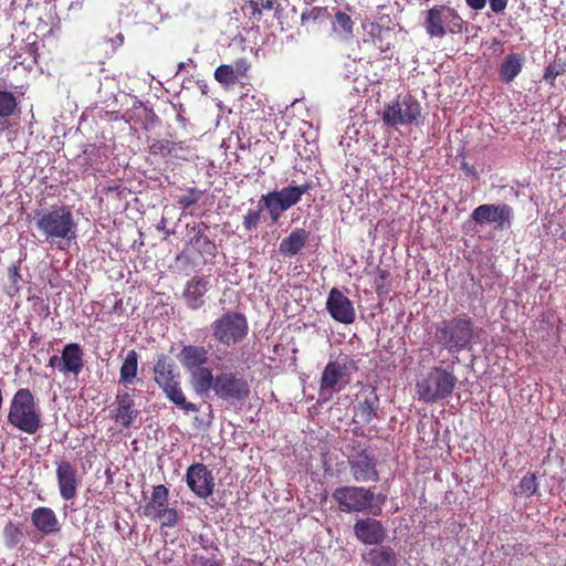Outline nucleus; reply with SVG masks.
Here are the masks:
<instances>
[{
  "label": "nucleus",
  "mask_w": 566,
  "mask_h": 566,
  "mask_svg": "<svg viewBox=\"0 0 566 566\" xmlns=\"http://www.w3.org/2000/svg\"><path fill=\"white\" fill-rule=\"evenodd\" d=\"M326 310L333 319L345 325L354 323L356 317L352 301L336 287L329 291Z\"/></svg>",
  "instance_id": "f3484780"
},
{
  "label": "nucleus",
  "mask_w": 566,
  "mask_h": 566,
  "mask_svg": "<svg viewBox=\"0 0 566 566\" xmlns=\"http://www.w3.org/2000/svg\"><path fill=\"white\" fill-rule=\"evenodd\" d=\"M357 539L366 545H378L386 538V530L378 520L366 517L357 520L354 525Z\"/></svg>",
  "instance_id": "a211bd4d"
},
{
  "label": "nucleus",
  "mask_w": 566,
  "mask_h": 566,
  "mask_svg": "<svg viewBox=\"0 0 566 566\" xmlns=\"http://www.w3.org/2000/svg\"><path fill=\"white\" fill-rule=\"evenodd\" d=\"M347 363V356H338L328 360L319 381L318 395L321 398L329 399L334 392H339L350 382Z\"/></svg>",
  "instance_id": "1a4fd4ad"
},
{
  "label": "nucleus",
  "mask_w": 566,
  "mask_h": 566,
  "mask_svg": "<svg viewBox=\"0 0 566 566\" xmlns=\"http://www.w3.org/2000/svg\"><path fill=\"white\" fill-rule=\"evenodd\" d=\"M390 271L382 268H377L374 279V289L378 295L387 294L391 290Z\"/></svg>",
  "instance_id": "e433bc0d"
},
{
  "label": "nucleus",
  "mask_w": 566,
  "mask_h": 566,
  "mask_svg": "<svg viewBox=\"0 0 566 566\" xmlns=\"http://www.w3.org/2000/svg\"><path fill=\"white\" fill-rule=\"evenodd\" d=\"M513 216V208L507 203H484L472 211L471 219L479 224L494 223L496 229L503 230L511 228Z\"/></svg>",
  "instance_id": "4468645a"
},
{
  "label": "nucleus",
  "mask_w": 566,
  "mask_h": 566,
  "mask_svg": "<svg viewBox=\"0 0 566 566\" xmlns=\"http://www.w3.org/2000/svg\"><path fill=\"white\" fill-rule=\"evenodd\" d=\"M354 21L349 14L336 10L331 21V38L339 43H348L354 38Z\"/></svg>",
  "instance_id": "5701e85b"
},
{
  "label": "nucleus",
  "mask_w": 566,
  "mask_h": 566,
  "mask_svg": "<svg viewBox=\"0 0 566 566\" xmlns=\"http://www.w3.org/2000/svg\"><path fill=\"white\" fill-rule=\"evenodd\" d=\"M423 27L430 38L442 39L463 33L467 22L454 8L436 4L424 12Z\"/></svg>",
  "instance_id": "423d86ee"
},
{
  "label": "nucleus",
  "mask_w": 566,
  "mask_h": 566,
  "mask_svg": "<svg viewBox=\"0 0 566 566\" xmlns=\"http://www.w3.org/2000/svg\"><path fill=\"white\" fill-rule=\"evenodd\" d=\"M138 416V410L135 408L133 397L128 392L116 395V409L114 410L113 418L116 423L123 428L128 429L133 426Z\"/></svg>",
  "instance_id": "4be33fe9"
},
{
  "label": "nucleus",
  "mask_w": 566,
  "mask_h": 566,
  "mask_svg": "<svg viewBox=\"0 0 566 566\" xmlns=\"http://www.w3.org/2000/svg\"><path fill=\"white\" fill-rule=\"evenodd\" d=\"M379 407V398L375 390H370L366 394L364 399L358 402L356 417L361 423H369L377 416Z\"/></svg>",
  "instance_id": "c85d7f7f"
},
{
  "label": "nucleus",
  "mask_w": 566,
  "mask_h": 566,
  "mask_svg": "<svg viewBox=\"0 0 566 566\" xmlns=\"http://www.w3.org/2000/svg\"><path fill=\"white\" fill-rule=\"evenodd\" d=\"M170 140L168 139H154L149 144V153L153 155H159L167 157L169 155Z\"/></svg>",
  "instance_id": "a18cd8bd"
},
{
  "label": "nucleus",
  "mask_w": 566,
  "mask_h": 566,
  "mask_svg": "<svg viewBox=\"0 0 566 566\" xmlns=\"http://www.w3.org/2000/svg\"><path fill=\"white\" fill-rule=\"evenodd\" d=\"M31 523L42 535H52L61 531L59 518L51 507L34 509L31 512Z\"/></svg>",
  "instance_id": "412c9836"
},
{
  "label": "nucleus",
  "mask_w": 566,
  "mask_h": 566,
  "mask_svg": "<svg viewBox=\"0 0 566 566\" xmlns=\"http://www.w3.org/2000/svg\"><path fill=\"white\" fill-rule=\"evenodd\" d=\"M161 390L165 392L166 397L172 403H175L178 408L184 410L186 413L197 412L199 410L197 405L187 401L179 380L177 382H172V384L161 388Z\"/></svg>",
  "instance_id": "7c9ffc66"
},
{
  "label": "nucleus",
  "mask_w": 566,
  "mask_h": 566,
  "mask_svg": "<svg viewBox=\"0 0 566 566\" xmlns=\"http://www.w3.org/2000/svg\"><path fill=\"white\" fill-rule=\"evenodd\" d=\"M213 392L226 401H243L250 395V385L239 373H220L216 376Z\"/></svg>",
  "instance_id": "f8f14e48"
},
{
  "label": "nucleus",
  "mask_w": 566,
  "mask_h": 566,
  "mask_svg": "<svg viewBox=\"0 0 566 566\" xmlns=\"http://www.w3.org/2000/svg\"><path fill=\"white\" fill-rule=\"evenodd\" d=\"M275 4L280 6L276 0H250L245 8L250 10L252 19L260 21L263 10L270 11Z\"/></svg>",
  "instance_id": "4c0bfd02"
},
{
  "label": "nucleus",
  "mask_w": 566,
  "mask_h": 566,
  "mask_svg": "<svg viewBox=\"0 0 566 566\" xmlns=\"http://www.w3.org/2000/svg\"><path fill=\"white\" fill-rule=\"evenodd\" d=\"M333 499L345 513H371L378 515L380 507L375 505V493L363 486H340L333 492Z\"/></svg>",
  "instance_id": "6e6552de"
},
{
  "label": "nucleus",
  "mask_w": 566,
  "mask_h": 566,
  "mask_svg": "<svg viewBox=\"0 0 566 566\" xmlns=\"http://www.w3.org/2000/svg\"><path fill=\"white\" fill-rule=\"evenodd\" d=\"M61 361H62V356L59 357L57 355H53L50 359H49V364L48 366L49 367H56L60 371H61Z\"/></svg>",
  "instance_id": "603ef678"
},
{
  "label": "nucleus",
  "mask_w": 566,
  "mask_h": 566,
  "mask_svg": "<svg viewBox=\"0 0 566 566\" xmlns=\"http://www.w3.org/2000/svg\"><path fill=\"white\" fill-rule=\"evenodd\" d=\"M169 490L164 484L153 488L150 500L144 506V515L154 516L161 527H175L179 520L177 509L169 507Z\"/></svg>",
  "instance_id": "9b49d317"
},
{
  "label": "nucleus",
  "mask_w": 566,
  "mask_h": 566,
  "mask_svg": "<svg viewBox=\"0 0 566 566\" xmlns=\"http://www.w3.org/2000/svg\"><path fill=\"white\" fill-rule=\"evenodd\" d=\"M371 39L374 45L381 52L385 53V56H388V53L391 49L392 44V33L390 29H384L380 25H376L371 28L370 31Z\"/></svg>",
  "instance_id": "f704fd0d"
},
{
  "label": "nucleus",
  "mask_w": 566,
  "mask_h": 566,
  "mask_svg": "<svg viewBox=\"0 0 566 566\" xmlns=\"http://www.w3.org/2000/svg\"><path fill=\"white\" fill-rule=\"evenodd\" d=\"M20 114L19 99L10 91L0 90V132L9 130Z\"/></svg>",
  "instance_id": "b1692460"
},
{
  "label": "nucleus",
  "mask_w": 566,
  "mask_h": 566,
  "mask_svg": "<svg viewBox=\"0 0 566 566\" xmlns=\"http://www.w3.org/2000/svg\"><path fill=\"white\" fill-rule=\"evenodd\" d=\"M115 43L117 45H122L124 43V35L122 33H118L115 39H114Z\"/></svg>",
  "instance_id": "5fc2aeb1"
},
{
  "label": "nucleus",
  "mask_w": 566,
  "mask_h": 566,
  "mask_svg": "<svg viewBox=\"0 0 566 566\" xmlns=\"http://www.w3.org/2000/svg\"><path fill=\"white\" fill-rule=\"evenodd\" d=\"M308 238V231L297 228L280 242L279 251L284 256H294L305 247Z\"/></svg>",
  "instance_id": "bb28decb"
},
{
  "label": "nucleus",
  "mask_w": 566,
  "mask_h": 566,
  "mask_svg": "<svg viewBox=\"0 0 566 566\" xmlns=\"http://www.w3.org/2000/svg\"><path fill=\"white\" fill-rule=\"evenodd\" d=\"M311 189L310 184L300 186H287L281 190H273L260 198V207L256 209H249L242 218V226L245 231L252 232L258 229L263 209H266L270 219L273 223L277 222L282 213L298 203L302 196Z\"/></svg>",
  "instance_id": "f257e3e1"
},
{
  "label": "nucleus",
  "mask_w": 566,
  "mask_h": 566,
  "mask_svg": "<svg viewBox=\"0 0 566 566\" xmlns=\"http://www.w3.org/2000/svg\"><path fill=\"white\" fill-rule=\"evenodd\" d=\"M474 324L471 317L454 316L436 324L434 339L451 354L467 349L473 339Z\"/></svg>",
  "instance_id": "39448f33"
},
{
  "label": "nucleus",
  "mask_w": 566,
  "mask_h": 566,
  "mask_svg": "<svg viewBox=\"0 0 566 566\" xmlns=\"http://www.w3.org/2000/svg\"><path fill=\"white\" fill-rule=\"evenodd\" d=\"M367 562L371 566H396L397 556L392 548L381 546L369 551Z\"/></svg>",
  "instance_id": "72a5a7b5"
},
{
  "label": "nucleus",
  "mask_w": 566,
  "mask_h": 566,
  "mask_svg": "<svg viewBox=\"0 0 566 566\" xmlns=\"http://www.w3.org/2000/svg\"><path fill=\"white\" fill-rule=\"evenodd\" d=\"M203 196V191L191 187L188 188L187 193L184 196L178 197L177 203L182 209H188L196 205Z\"/></svg>",
  "instance_id": "79ce46f5"
},
{
  "label": "nucleus",
  "mask_w": 566,
  "mask_h": 566,
  "mask_svg": "<svg viewBox=\"0 0 566 566\" xmlns=\"http://www.w3.org/2000/svg\"><path fill=\"white\" fill-rule=\"evenodd\" d=\"M24 534L20 523L9 521L3 528V543L9 549L15 548L22 541Z\"/></svg>",
  "instance_id": "c9c22d12"
},
{
  "label": "nucleus",
  "mask_w": 566,
  "mask_h": 566,
  "mask_svg": "<svg viewBox=\"0 0 566 566\" xmlns=\"http://www.w3.org/2000/svg\"><path fill=\"white\" fill-rule=\"evenodd\" d=\"M328 18L327 7H313L301 14V24L307 33H315L326 24Z\"/></svg>",
  "instance_id": "cd10ccee"
},
{
  "label": "nucleus",
  "mask_w": 566,
  "mask_h": 566,
  "mask_svg": "<svg viewBox=\"0 0 566 566\" xmlns=\"http://www.w3.org/2000/svg\"><path fill=\"white\" fill-rule=\"evenodd\" d=\"M186 483L198 497L207 499L213 494L214 478L203 463H193L186 472Z\"/></svg>",
  "instance_id": "2eb2a0df"
},
{
  "label": "nucleus",
  "mask_w": 566,
  "mask_h": 566,
  "mask_svg": "<svg viewBox=\"0 0 566 566\" xmlns=\"http://www.w3.org/2000/svg\"><path fill=\"white\" fill-rule=\"evenodd\" d=\"M558 74L559 73L555 72L552 66H548L546 69V71H545L544 80H546V81H548V80L554 81Z\"/></svg>",
  "instance_id": "864d4df0"
},
{
  "label": "nucleus",
  "mask_w": 566,
  "mask_h": 566,
  "mask_svg": "<svg viewBox=\"0 0 566 566\" xmlns=\"http://www.w3.org/2000/svg\"><path fill=\"white\" fill-rule=\"evenodd\" d=\"M509 0H490L491 10L499 14L502 13L507 7Z\"/></svg>",
  "instance_id": "de8ad7c7"
},
{
  "label": "nucleus",
  "mask_w": 566,
  "mask_h": 566,
  "mask_svg": "<svg viewBox=\"0 0 566 566\" xmlns=\"http://www.w3.org/2000/svg\"><path fill=\"white\" fill-rule=\"evenodd\" d=\"M208 359L209 352L205 346L187 345L179 353V361L188 373L205 366Z\"/></svg>",
  "instance_id": "393cba45"
},
{
  "label": "nucleus",
  "mask_w": 566,
  "mask_h": 566,
  "mask_svg": "<svg viewBox=\"0 0 566 566\" xmlns=\"http://www.w3.org/2000/svg\"><path fill=\"white\" fill-rule=\"evenodd\" d=\"M84 352L80 344L69 343L62 350L61 373L77 377L84 368Z\"/></svg>",
  "instance_id": "aec40b11"
},
{
  "label": "nucleus",
  "mask_w": 566,
  "mask_h": 566,
  "mask_svg": "<svg viewBox=\"0 0 566 566\" xmlns=\"http://www.w3.org/2000/svg\"><path fill=\"white\" fill-rule=\"evenodd\" d=\"M538 489V482L535 473L524 475L515 491L516 495L532 496Z\"/></svg>",
  "instance_id": "58836bf2"
},
{
  "label": "nucleus",
  "mask_w": 566,
  "mask_h": 566,
  "mask_svg": "<svg viewBox=\"0 0 566 566\" xmlns=\"http://www.w3.org/2000/svg\"><path fill=\"white\" fill-rule=\"evenodd\" d=\"M7 566H18L15 563L9 564Z\"/></svg>",
  "instance_id": "6e6d98bb"
},
{
  "label": "nucleus",
  "mask_w": 566,
  "mask_h": 566,
  "mask_svg": "<svg viewBox=\"0 0 566 566\" xmlns=\"http://www.w3.org/2000/svg\"><path fill=\"white\" fill-rule=\"evenodd\" d=\"M459 363V358L454 357L450 364L432 367L429 373L417 380L416 392L418 399L426 403H434L450 397L457 386L458 378L454 375V366Z\"/></svg>",
  "instance_id": "f03ea898"
},
{
  "label": "nucleus",
  "mask_w": 566,
  "mask_h": 566,
  "mask_svg": "<svg viewBox=\"0 0 566 566\" xmlns=\"http://www.w3.org/2000/svg\"><path fill=\"white\" fill-rule=\"evenodd\" d=\"M488 0H465V3L469 8L480 11L485 8Z\"/></svg>",
  "instance_id": "09e8293b"
},
{
  "label": "nucleus",
  "mask_w": 566,
  "mask_h": 566,
  "mask_svg": "<svg viewBox=\"0 0 566 566\" xmlns=\"http://www.w3.org/2000/svg\"><path fill=\"white\" fill-rule=\"evenodd\" d=\"M191 384L198 394H205L212 389L216 384V377L212 374V369L206 366L196 368L189 371Z\"/></svg>",
  "instance_id": "c756f323"
},
{
  "label": "nucleus",
  "mask_w": 566,
  "mask_h": 566,
  "mask_svg": "<svg viewBox=\"0 0 566 566\" xmlns=\"http://www.w3.org/2000/svg\"><path fill=\"white\" fill-rule=\"evenodd\" d=\"M348 465L353 478L358 482H378L377 459L367 448L353 447Z\"/></svg>",
  "instance_id": "ddd939ff"
},
{
  "label": "nucleus",
  "mask_w": 566,
  "mask_h": 566,
  "mask_svg": "<svg viewBox=\"0 0 566 566\" xmlns=\"http://www.w3.org/2000/svg\"><path fill=\"white\" fill-rule=\"evenodd\" d=\"M461 170L467 175V176H472V177H476V169L473 165H470L468 161L463 160L461 163V166H460Z\"/></svg>",
  "instance_id": "8fccbe9b"
},
{
  "label": "nucleus",
  "mask_w": 566,
  "mask_h": 566,
  "mask_svg": "<svg viewBox=\"0 0 566 566\" xmlns=\"http://www.w3.org/2000/svg\"><path fill=\"white\" fill-rule=\"evenodd\" d=\"M8 423L28 434H34L42 428L41 409L29 388H20L13 395Z\"/></svg>",
  "instance_id": "20e7f679"
},
{
  "label": "nucleus",
  "mask_w": 566,
  "mask_h": 566,
  "mask_svg": "<svg viewBox=\"0 0 566 566\" xmlns=\"http://www.w3.org/2000/svg\"><path fill=\"white\" fill-rule=\"evenodd\" d=\"M56 482L59 492L64 501H71L76 497L80 485V479L76 467L63 458L55 462Z\"/></svg>",
  "instance_id": "dca6fc26"
},
{
  "label": "nucleus",
  "mask_w": 566,
  "mask_h": 566,
  "mask_svg": "<svg viewBox=\"0 0 566 566\" xmlns=\"http://www.w3.org/2000/svg\"><path fill=\"white\" fill-rule=\"evenodd\" d=\"M20 265H21V261H18V262L13 263L12 265H10L8 269V277H9V282H10V287H9L8 293L10 295H15L21 290L22 276L20 274Z\"/></svg>",
  "instance_id": "a19ab883"
},
{
  "label": "nucleus",
  "mask_w": 566,
  "mask_h": 566,
  "mask_svg": "<svg viewBox=\"0 0 566 566\" xmlns=\"http://www.w3.org/2000/svg\"><path fill=\"white\" fill-rule=\"evenodd\" d=\"M33 220L46 241L71 240L76 235L77 223L72 211L65 206L35 210Z\"/></svg>",
  "instance_id": "7ed1b4c3"
},
{
  "label": "nucleus",
  "mask_w": 566,
  "mask_h": 566,
  "mask_svg": "<svg viewBox=\"0 0 566 566\" xmlns=\"http://www.w3.org/2000/svg\"><path fill=\"white\" fill-rule=\"evenodd\" d=\"M523 67V59L517 53H510L503 60L499 73L505 83H511L521 73Z\"/></svg>",
  "instance_id": "473e14b6"
},
{
  "label": "nucleus",
  "mask_w": 566,
  "mask_h": 566,
  "mask_svg": "<svg viewBox=\"0 0 566 566\" xmlns=\"http://www.w3.org/2000/svg\"><path fill=\"white\" fill-rule=\"evenodd\" d=\"M231 67L235 78L239 80L240 77L247 76L250 65L245 59H239L233 64H231Z\"/></svg>",
  "instance_id": "49530a36"
},
{
  "label": "nucleus",
  "mask_w": 566,
  "mask_h": 566,
  "mask_svg": "<svg viewBox=\"0 0 566 566\" xmlns=\"http://www.w3.org/2000/svg\"><path fill=\"white\" fill-rule=\"evenodd\" d=\"M191 243L199 248L201 251L207 253H211L212 250L216 249L214 244L210 241V239L202 232V230H198L197 233L191 238Z\"/></svg>",
  "instance_id": "37998d69"
},
{
  "label": "nucleus",
  "mask_w": 566,
  "mask_h": 566,
  "mask_svg": "<svg viewBox=\"0 0 566 566\" xmlns=\"http://www.w3.org/2000/svg\"><path fill=\"white\" fill-rule=\"evenodd\" d=\"M210 289V282L207 276L195 275L187 281L182 296L188 308L196 311L201 308L206 301L205 295Z\"/></svg>",
  "instance_id": "6ab92c4d"
},
{
  "label": "nucleus",
  "mask_w": 566,
  "mask_h": 566,
  "mask_svg": "<svg viewBox=\"0 0 566 566\" xmlns=\"http://www.w3.org/2000/svg\"><path fill=\"white\" fill-rule=\"evenodd\" d=\"M200 565L201 566H221V562L216 558L200 557Z\"/></svg>",
  "instance_id": "3c124183"
},
{
  "label": "nucleus",
  "mask_w": 566,
  "mask_h": 566,
  "mask_svg": "<svg viewBox=\"0 0 566 566\" xmlns=\"http://www.w3.org/2000/svg\"><path fill=\"white\" fill-rule=\"evenodd\" d=\"M189 155V147L185 142H171L169 146V155L170 157L187 160Z\"/></svg>",
  "instance_id": "c03bdc74"
},
{
  "label": "nucleus",
  "mask_w": 566,
  "mask_h": 566,
  "mask_svg": "<svg viewBox=\"0 0 566 566\" xmlns=\"http://www.w3.org/2000/svg\"><path fill=\"white\" fill-rule=\"evenodd\" d=\"M138 359L139 356L135 349L128 350L119 369L120 384L125 386L134 384L138 371Z\"/></svg>",
  "instance_id": "2f4dec72"
},
{
  "label": "nucleus",
  "mask_w": 566,
  "mask_h": 566,
  "mask_svg": "<svg viewBox=\"0 0 566 566\" xmlns=\"http://www.w3.org/2000/svg\"><path fill=\"white\" fill-rule=\"evenodd\" d=\"M249 334L247 316L238 311H227L211 323L213 340L226 347L242 343Z\"/></svg>",
  "instance_id": "0eeeda50"
},
{
  "label": "nucleus",
  "mask_w": 566,
  "mask_h": 566,
  "mask_svg": "<svg viewBox=\"0 0 566 566\" xmlns=\"http://www.w3.org/2000/svg\"><path fill=\"white\" fill-rule=\"evenodd\" d=\"M214 78L224 87H230L238 81L230 64H222L218 66L214 71Z\"/></svg>",
  "instance_id": "ea45409f"
},
{
  "label": "nucleus",
  "mask_w": 566,
  "mask_h": 566,
  "mask_svg": "<svg viewBox=\"0 0 566 566\" xmlns=\"http://www.w3.org/2000/svg\"><path fill=\"white\" fill-rule=\"evenodd\" d=\"M421 116V105L412 96L406 95L398 97L392 104L385 107L382 113V122L390 127L399 125L418 124Z\"/></svg>",
  "instance_id": "9d476101"
},
{
  "label": "nucleus",
  "mask_w": 566,
  "mask_h": 566,
  "mask_svg": "<svg viewBox=\"0 0 566 566\" xmlns=\"http://www.w3.org/2000/svg\"><path fill=\"white\" fill-rule=\"evenodd\" d=\"M154 380L161 389L172 382H177L179 374L175 370V365L166 355H160L154 366Z\"/></svg>",
  "instance_id": "a878e982"
}]
</instances>
